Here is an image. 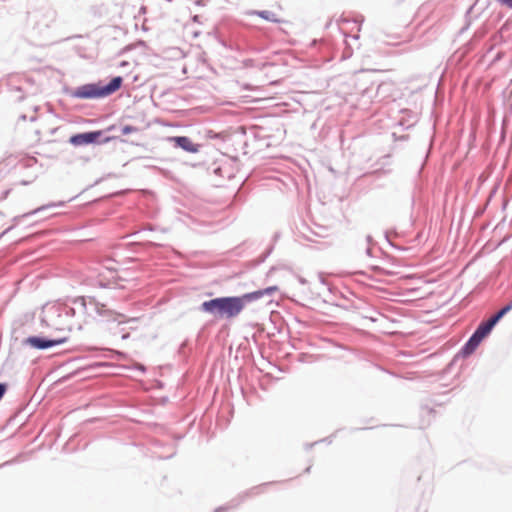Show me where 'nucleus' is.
Here are the masks:
<instances>
[{"label":"nucleus","mask_w":512,"mask_h":512,"mask_svg":"<svg viewBox=\"0 0 512 512\" xmlns=\"http://www.w3.org/2000/svg\"><path fill=\"white\" fill-rule=\"evenodd\" d=\"M136 129L133 127V126H130V125H126L122 128V133L124 135H127V134H130L132 132H134Z\"/></svg>","instance_id":"9"},{"label":"nucleus","mask_w":512,"mask_h":512,"mask_svg":"<svg viewBox=\"0 0 512 512\" xmlns=\"http://www.w3.org/2000/svg\"><path fill=\"white\" fill-rule=\"evenodd\" d=\"M347 22H348V21H347L346 19H344V18H341V19L339 20L340 28H341V30L343 31V33H344L345 35H347V34H348V30L343 26V24H346Z\"/></svg>","instance_id":"10"},{"label":"nucleus","mask_w":512,"mask_h":512,"mask_svg":"<svg viewBox=\"0 0 512 512\" xmlns=\"http://www.w3.org/2000/svg\"><path fill=\"white\" fill-rule=\"evenodd\" d=\"M122 77H114L107 85L100 83L85 84L75 89L71 95L78 99H98L112 95L120 89L122 85Z\"/></svg>","instance_id":"2"},{"label":"nucleus","mask_w":512,"mask_h":512,"mask_svg":"<svg viewBox=\"0 0 512 512\" xmlns=\"http://www.w3.org/2000/svg\"><path fill=\"white\" fill-rule=\"evenodd\" d=\"M171 142L178 148H181L189 153H198L201 145L194 143L189 137L186 136H175L169 138Z\"/></svg>","instance_id":"5"},{"label":"nucleus","mask_w":512,"mask_h":512,"mask_svg":"<svg viewBox=\"0 0 512 512\" xmlns=\"http://www.w3.org/2000/svg\"><path fill=\"white\" fill-rule=\"evenodd\" d=\"M66 341H67V337L46 340L43 338L32 336V337H28L25 340V343L30 345L33 348H36V349H46V348H50V347H53L56 345L63 344Z\"/></svg>","instance_id":"4"},{"label":"nucleus","mask_w":512,"mask_h":512,"mask_svg":"<svg viewBox=\"0 0 512 512\" xmlns=\"http://www.w3.org/2000/svg\"><path fill=\"white\" fill-rule=\"evenodd\" d=\"M354 26H355L356 30L359 31V25L356 22L354 23Z\"/></svg>","instance_id":"13"},{"label":"nucleus","mask_w":512,"mask_h":512,"mask_svg":"<svg viewBox=\"0 0 512 512\" xmlns=\"http://www.w3.org/2000/svg\"><path fill=\"white\" fill-rule=\"evenodd\" d=\"M5 391H6V386L4 384L0 383V399L3 397Z\"/></svg>","instance_id":"11"},{"label":"nucleus","mask_w":512,"mask_h":512,"mask_svg":"<svg viewBox=\"0 0 512 512\" xmlns=\"http://www.w3.org/2000/svg\"><path fill=\"white\" fill-rule=\"evenodd\" d=\"M100 135H101L100 131L81 133V134L72 136L70 138V142L76 146L89 144V143L96 141Z\"/></svg>","instance_id":"6"},{"label":"nucleus","mask_w":512,"mask_h":512,"mask_svg":"<svg viewBox=\"0 0 512 512\" xmlns=\"http://www.w3.org/2000/svg\"><path fill=\"white\" fill-rule=\"evenodd\" d=\"M129 65V62L128 61H122L120 63V67H125V66H128Z\"/></svg>","instance_id":"12"},{"label":"nucleus","mask_w":512,"mask_h":512,"mask_svg":"<svg viewBox=\"0 0 512 512\" xmlns=\"http://www.w3.org/2000/svg\"><path fill=\"white\" fill-rule=\"evenodd\" d=\"M277 290V286H270L262 290L243 294L242 296L219 297L203 302L201 309L215 317L233 319L243 311L246 303L256 301L266 295H271Z\"/></svg>","instance_id":"1"},{"label":"nucleus","mask_w":512,"mask_h":512,"mask_svg":"<svg viewBox=\"0 0 512 512\" xmlns=\"http://www.w3.org/2000/svg\"><path fill=\"white\" fill-rule=\"evenodd\" d=\"M113 320L117 321L119 323H126V322H128L127 317L124 314H120V313H113Z\"/></svg>","instance_id":"8"},{"label":"nucleus","mask_w":512,"mask_h":512,"mask_svg":"<svg viewBox=\"0 0 512 512\" xmlns=\"http://www.w3.org/2000/svg\"><path fill=\"white\" fill-rule=\"evenodd\" d=\"M510 310H512V300L488 321L481 323L465 345V352L467 354L472 353L481 341L491 332L496 323Z\"/></svg>","instance_id":"3"},{"label":"nucleus","mask_w":512,"mask_h":512,"mask_svg":"<svg viewBox=\"0 0 512 512\" xmlns=\"http://www.w3.org/2000/svg\"><path fill=\"white\" fill-rule=\"evenodd\" d=\"M277 11L275 10H264L257 12V15L265 20L272 21V22H284V19L282 18L281 11L282 7L280 5L277 6Z\"/></svg>","instance_id":"7"}]
</instances>
